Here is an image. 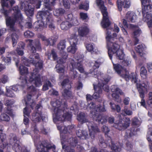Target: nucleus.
I'll use <instances>...</instances> for the list:
<instances>
[{
  "mask_svg": "<svg viewBox=\"0 0 152 152\" xmlns=\"http://www.w3.org/2000/svg\"><path fill=\"white\" fill-rule=\"evenodd\" d=\"M57 0H42L44 3V6L45 8L49 10H52V6L56 4V1Z\"/></svg>",
  "mask_w": 152,
  "mask_h": 152,
  "instance_id": "4be33fe9",
  "label": "nucleus"
},
{
  "mask_svg": "<svg viewBox=\"0 0 152 152\" xmlns=\"http://www.w3.org/2000/svg\"><path fill=\"white\" fill-rule=\"evenodd\" d=\"M141 1L143 18L145 20H148L151 18V15L149 12L152 11V5L150 4V0Z\"/></svg>",
  "mask_w": 152,
  "mask_h": 152,
  "instance_id": "6e6552de",
  "label": "nucleus"
},
{
  "mask_svg": "<svg viewBox=\"0 0 152 152\" xmlns=\"http://www.w3.org/2000/svg\"><path fill=\"white\" fill-rule=\"evenodd\" d=\"M40 19L41 20L36 21L33 24V27L35 30L41 31L45 27L44 22H45V20Z\"/></svg>",
  "mask_w": 152,
  "mask_h": 152,
  "instance_id": "a211bd4d",
  "label": "nucleus"
},
{
  "mask_svg": "<svg viewBox=\"0 0 152 152\" xmlns=\"http://www.w3.org/2000/svg\"><path fill=\"white\" fill-rule=\"evenodd\" d=\"M77 50L76 46L71 45L67 49V51L68 52L71 53L72 54L75 53Z\"/></svg>",
  "mask_w": 152,
  "mask_h": 152,
  "instance_id": "09e8293b",
  "label": "nucleus"
},
{
  "mask_svg": "<svg viewBox=\"0 0 152 152\" xmlns=\"http://www.w3.org/2000/svg\"><path fill=\"white\" fill-rule=\"evenodd\" d=\"M34 11V9L30 7L25 12L28 17L29 16H32L33 15Z\"/></svg>",
  "mask_w": 152,
  "mask_h": 152,
  "instance_id": "5fc2aeb1",
  "label": "nucleus"
},
{
  "mask_svg": "<svg viewBox=\"0 0 152 152\" xmlns=\"http://www.w3.org/2000/svg\"><path fill=\"white\" fill-rule=\"evenodd\" d=\"M78 31L80 36L84 37L88 34L89 32V29L87 26H83L79 28Z\"/></svg>",
  "mask_w": 152,
  "mask_h": 152,
  "instance_id": "a878e982",
  "label": "nucleus"
},
{
  "mask_svg": "<svg viewBox=\"0 0 152 152\" xmlns=\"http://www.w3.org/2000/svg\"><path fill=\"white\" fill-rule=\"evenodd\" d=\"M113 65L115 72L126 81H129L130 80L134 83L138 81V75L137 74L133 72L129 74V71L119 64H113Z\"/></svg>",
  "mask_w": 152,
  "mask_h": 152,
  "instance_id": "20e7f679",
  "label": "nucleus"
},
{
  "mask_svg": "<svg viewBox=\"0 0 152 152\" xmlns=\"http://www.w3.org/2000/svg\"><path fill=\"white\" fill-rule=\"evenodd\" d=\"M21 62L25 65L27 66H29L30 64V62L31 63V61H30L26 57H22L21 58Z\"/></svg>",
  "mask_w": 152,
  "mask_h": 152,
  "instance_id": "3c124183",
  "label": "nucleus"
},
{
  "mask_svg": "<svg viewBox=\"0 0 152 152\" xmlns=\"http://www.w3.org/2000/svg\"><path fill=\"white\" fill-rule=\"evenodd\" d=\"M65 12V10L61 8L56 9L53 11V13L55 16H58L63 15Z\"/></svg>",
  "mask_w": 152,
  "mask_h": 152,
  "instance_id": "ea45409f",
  "label": "nucleus"
},
{
  "mask_svg": "<svg viewBox=\"0 0 152 152\" xmlns=\"http://www.w3.org/2000/svg\"><path fill=\"white\" fill-rule=\"evenodd\" d=\"M7 92L6 95L8 97H13L15 96V94L13 92L12 90L10 89H7Z\"/></svg>",
  "mask_w": 152,
  "mask_h": 152,
  "instance_id": "6e6d98bb",
  "label": "nucleus"
},
{
  "mask_svg": "<svg viewBox=\"0 0 152 152\" xmlns=\"http://www.w3.org/2000/svg\"><path fill=\"white\" fill-rule=\"evenodd\" d=\"M97 6L99 7L101 10L103 17L101 23L102 28H106L109 27L111 24L108 16V13L107 11V7L104 5V2L100 1L96 3Z\"/></svg>",
  "mask_w": 152,
  "mask_h": 152,
  "instance_id": "423d86ee",
  "label": "nucleus"
},
{
  "mask_svg": "<svg viewBox=\"0 0 152 152\" xmlns=\"http://www.w3.org/2000/svg\"><path fill=\"white\" fill-rule=\"evenodd\" d=\"M145 47L143 44H140L135 47V50L137 53L140 56L143 55L144 51L145 50Z\"/></svg>",
  "mask_w": 152,
  "mask_h": 152,
  "instance_id": "473e14b6",
  "label": "nucleus"
},
{
  "mask_svg": "<svg viewBox=\"0 0 152 152\" xmlns=\"http://www.w3.org/2000/svg\"><path fill=\"white\" fill-rule=\"evenodd\" d=\"M50 104L52 106L54 107V121L63 122L66 120L70 121L71 120L72 115L68 112L65 113H64L67 107V102L65 100L57 99L55 101H52Z\"/></svg>",
  "mask_w": 152,
  "mask_h": 152,
  "instance_id": "f257e3e1",
  "label": "nucleus"
},
{
  "mask_svg": "<svg viewBox=\"0 0 152 152\" xmlns=\"http://www.w3.org/2000/svg\"><path fill=\"white\" fill-rule=\"evenodd\" d=\"M69 145L66 146L62 142L63 149H65V152H75L74 148L76 146L78 143V139L77 137H70L68 140Z\"/></svg>",
  "mask_w": 152,
  "mask_h": 152,
  "instance_id": "9d476101",
  "label": "nucleus"
},
{
  "mask_svg": "<svg viewBox=\"0 0 152 152\" xmlns=\"http://www.w3.org/2000/svg\"><path fill=\"white\" fill-rule=\"evenodd\" d=\"M110 147L112 150L116 152L120 151L121 149V144L119 142L115 143L113 142L112 141Z\"/></svg>",
  "mask_w": 152,
  "mask_h": 152,
  "instance_id": "c85d7f7f",
  "label": "nucleus"
},
{
  "mask_svg": "<svg viewBox=\"0 0 152 152\" xmlns=\"http://www.w3.org/2000/svg\"><path fill=\"white\" fill-rule=\"evenodd\" d=\"M138 130V129L134 128V127H131L130 129L127 130L126 131L124 136V138L126 139H127L131 137L135 134L137 131Z\"/></svg>",
  "mask_w": 152,
  "mask_h": 152,
  "instance_id": "aec40b11",
  "label": "nucleus"
},
{
  "mask_svg": "<svg viewBox=\"0 0 152 152\" xmlns=\"http://www.w3.org/2000/svg\"><path fill=\"white\" fill-rule=\"evenodd\" d=\"M140 80L139 79L138 81L136 83V87L140 94V96L142 99L140 104L141 106L146 108L145 102L144 98L145 97V93L147 91V88L148 86V81H146V82H143L141 83H140Z\"/></svg>",
  "mask_w": 152,
  "mask_h": 152,
  "instance_id": "0eeeda50",
  "label": "nucleus"
},
{
  "mask_svg": "<svg viewBox=\"0 0 152 152\" xmlns=\"http://www.w3.org/2000/svg\"><path fill=\"white\" fill-rule=\"evenodd\" d=\"M135 13L130 11L128 12L126 14V19L129 22H134L135 20L134 18V17Z\"/></svg>",
  "mask_w": 152,
  "mask_h": 152,
  "instance_id": "72a5a7b5",
  "label": "nucleus"
},
{
  "mask_svg": "<svg viewBox=\"0 0 152 152\" xmlns=\"http://www.w3.org/2000/svg\"><path fill=\"white\" fill-rule=\"evenodd\" d=\"M20 4L21 9L23 10L25 12L26 11V10L30 7L29 3L27 1H24L23 2H21Z\"/></svg>",
  "mask_w": 152,
  "mask_h": 152,
  "instance_id": "37998d69",
  "label": "nucleus"
},
{
  "mask_svg": "<svg viewBox=\"0 0 152 152\" xmlns=\"http://www.w3.org/2000/svg\"><path fill=\"white\" fill-rule=\"evenodd\" d=\"M89 8L88 4L87 3L86 4H81L79 6V9L80 10H85L87 11Z\"/></svg>",
  "mask_w": 152,
  "mask_h": 152,
  "instance_id": "338daca9",
  "label": "nucleus"
},
{
  "mask_svg": "<svg viewBox=\"0 0 152 152\" xmlns=\"http://www.w3.org/2000/svg\"><path fill=\"white\" fill-rule=\"evenodd\" d=\"M63 96L66 98H70L72 96L71 91V85H68L67 88H65L61 92Z\"/></svg>",
  "mask_w": 152,
  "mask_h": 152,
  "instance_id": "393cba45",
  "label": "nucleus"
},
{
  "mask_svg": "<svg viewBox=\"0 0 152 152\" xmlns=\"http://www.w3.org/2000/svg\"><path fill=\"white\" fill-rule=\"evenodd\" d=\"M130 124L129 118H125L120 120L118 123H115L114 126L119 130H124L129 127Z\"/></svg>",
  "mask_w": 152,
  "mask_h": 152,
  "instance_id": "9b49d317",
  "label": "nucleus"
},
{
  "mask_svg": "<svg viewBox=\"0 0 152 152\" xmlns=\"http://www.w3.org/2000/svg\"><path fill=\"white\" fill-rule=\"evenodd\" d=\"M19 70L20 74L22 75L27 74L28 72V68L23 65L20 66Z\"/></svg>",
  "mask_w": 152,
  "mask_h": 152,
  "instance_id": "c03bdc74",
  "label": "nucleus"
},
{
  "mask_svg": "<svg viewBox=\"0 0 152 152\" xmlns=\"http://www.w3.org/2000/svg\"><path fill=\"white\" fill-rule=\"evenodd\" d=\"M20 79L22 80L21 81L20 86L24 87L27 83V80L26 77L25 76L23 77L21 76L20 77Z\"/></svg>",
  "mask_w": 152,
  "mask_h": 152,
  "instance_id": "603ef678",
  "label": "nucleus"
},
{
  "mask_svg": "<svg viewBox=\"0 0 152 152\" xmlns=\"http://www.w3.org/2000/svg\"><path fill=\"white\" fill-rule=\"evenodd\" d=\"M46 11H39L38 12L37 17L38 19H41L45 21L47 25H48L49 29L53 31L56 28L54 21L51 13L47 9Z\"/></svg>",
  "mask_w": 152,
  "mask_h": 152,
  "instance_id": "39448f33",
  "label": "nucleus"
},
{
  "mask_svg": "<svg viewBox=\"0 0 152 152\" xmlns=\"http://www.w3.org/2000/svg\"><path fill=\"white\" fill-rule=\"evenodd\" d=\"M69 80L66 79H64L61 82V85L62 88H64L66 87H68V85H70L69 84Z\"/></svg>",
  "mask_w": 152,
  "mask_h": 152,
  "instance_id": "4d7b16f0",
  "label": "nucleus"
},
{
  "mask_svg": "<svg viewBox=\"0 0 152 152\" xmlns=\"http://www.w3.org/2000/svg\"><path fill=\"white\" fill-rule=\"evenodd\" d=\"M140 74L141 77L143 79H145L147 77V71L144 66L141 67L140 70Z\"/></svg>",
  "mask_w": 152,
  "mask_h": 152,
  "instance_id": "79ce46f5",
  "label": "nucleus"
},
{
  "mask_svg": "<svg viewBox=\"0 0 152 152\" xmlns=\"http://www.w3.org/2000/svg\"><path fill=\"white\" fill-rule=\"evenodd\" d=\"M51 83L49 81H47L46 84L43 85L42 88V89L44 91H46L48 89V86H51Z\"/></svg>",
  "mask_w": 152,
  "mask_h": 152,
  "instance_id": "e2e57ef3",
  "label": "nucleus"
},
{
  "mask_svg": "<svg viewBox=\"0 0 152 152\" xmlns=\"http://www.w3.org/2000/svg\"><path fill=\"white\" fill-rule=\"evenodd\" d=\"M78 41L77 37L75 34L72 35L69 40L71 45L76 46Z\"/></svg>",
  "mask_w": 152,
  "mask_h": 152,
  "instance_id": "e433bc0d",
  "label": "nucleus"
},
{
  "mask_svg": "<svg viewBox=\"0 0 152 152\" xmlns=\"http://www.w3.org/2000/svg\"><path fill=\"white\" fill-rule=\"evenodd\" d=\"M40 38L44 41L45 45L46 46L52 45V42L50 38L47 39L43 35H41Z\"/></svg>",
  "mask_w": 152,
  "mask_h": 152,
  "instance_id": "58836bf2",
  "label": "nucleus"
},
{
  "mask_svg": "<svg viewBox=\"0 0 152 152\" xmlns=\"http://www.w3.org/2000/svg\"><path fill=\"white\" fill-rule=\"evenodd\" d=\"M72 26V25L70 22L67 21L62 22L60 24L61 28L63 30H67Z\"/></svg>",
  "mask_w": 152,
  "mask_h": 152,
  "instance_id": "2f4dec72",
  "label": "nucleus"
},
{
  "mask_svg": "<svg viewBox=\"0 0 152 152\" xmlns=\"http://www.w3.org/2000/svg\"><path fill=\"white\" fill-rule=\"evenodd\" d=\"M77 119L81 124H83L88 122V119L87 118V116L83 113H80L77 115Z\"/></svg>",
  "mask_w": 152,
  "mask_h": 152,
  "instance_id": "c756f323",
  "label": "nucleus"
},
{
  "mask_svg": "<svg viewBox=\"0 0 152 152\" xmlns=\"http://www.w3.org/2000/svg\"><path fill=\"white\" fill-rule=\"evenodd\" d=\"M70 65L72 66L73 69L75 68L77 69L80 73H83L84 72V69L82 64L81 62L75 63V64L71 62L70 64Z\"/></svg>",
  "mask_w": 152,
  "mask_h": 152,
  "instance_id": "5701e85b",
  "label": "nucleus"
},
{
  "mask_svg": "<svg viewBox=\"0 0 152 152\" xmlns=\"http://www.w3.org/2000/svg\"><path fill=\"white\" fill-rule=\"evenodd\" d=\"M27 22L25 24V27L28 29L31 28L33 27L32 23V18L29 17H28L27 18Z\"/></svg>",
  "mask_w": 152,
  "mask_h": 152,
  "instance_id": "de8ad7c7",
  "label": "nucleus"
},
{
  "mask_svg": "<svg viewBox=\"0 0 152 152\" xmlns=\"http://www.w3.org/2000/svg\"><path fill=\"white\" fill-rule=\"evenodd\" d=\"M94 121L98 122L99 124H103L107 122V119L106 116L100 114L98 113H94L92 116Z\"/></svg>",
  "mask_w": 152,
  "mask_h": 152,
  "instance_id": "dca6fc26",
  "label": "nucleus"
},
{
  "mask_svg": "<svg viewBox=\"0 0 152 152\" xmlns=\"http://www.w3.org/2000/svg\"><path fill=\"white\" fill-rule=\"evenodd\" d=\"M91 129H90L89 136L92 139H93L95 137V134L96 133L99 132V129L97 126L92 125L90 126Z\"/></svg>",
  "mask_w": 152,
  "mask_h": 152,
  "instance_id": "cd10ccee",
  "label": "nucleus"
},
{
  "mask_svg": "<svg viewBox=\"0 0 152 152\" xmlns=\"http://www.w3.org/2000/svg\"><path fill=\"white\" fill-rule=\"evenodd\" d=\"M110 105L111 106V109L113 110H116L117 113H119L121 110V108L119 105H116L114 103L110 102Z\"/></svg>",
  "mask_w": 152,
  "mask_h": 152,
  "instance_id": "49530a36",
  "label": "nucleus"
},
{
  "mask_svg": "<svg viewBox=\"0 0 152 152\" xmlns=\"http://www.w3.org/2000/svg\"><path fill=\"white\" fill-rule=\"evenodd\" d=\"M88 106L91 109L93 110L94 111H95L97 112H104L106 111V110L104 105L103 106H101L100 104L96 105L94 103L91 102L89 104Z\"/></svg>",
  "mask_w": 152,
  "mask_h": 152,
  "instance_id": "f3484780",
  "label": "nucleus"
},
{
  "mask_svg": "<svg viewBox=\"0 0 152 152\" xmlns=\"http://www.w3.org/2000/svg\"><path fill=\"white\" fill-rule=\"evenodd\" d=\"M94 88L95 91L93 95V98L97 99L99 97V94L102 92L101 87H103L104 86V84L103 83L101 85V86H95L94 84Z\"/></svg>",
  "mask_w": 152,
  "mask_h": 152,
  "instance_id": "bb28decb",
  "label": "nucleus"
},
{
  "mask_svg": "<svg viewBox=\"0 0 152 152\" xmlns=\"http://www.w3.org/2000/svg\"><path fill=\"white\" fill-rule=\"evenodd\" d=\"M107 36L106 37L107 45L108 48V53L111 60L112 58L113 55L116 53L117 58L122 60L124 57V54L123 51L120 49V45L116 42H113L111 41L112 38L108 31L107 32Z\"/></svg>",
  "mask_w": 152,
  "mask_h": 152,
  "instance_id": "7ed1b4c3",
  "label": "nucleus"
},
{
  "mask_svg": "<svg viewBox=\"0 0 152 152\" xmlns=\"http://www.w3.org/2000/svg\"><path fill=\"white\" fill-rule=\"evenodd\" d=\"M107 83L106 81L104 82H102V83L101 84H100V83H99L98 84V85L97 86H99V87L101 86V85H102L103 83L104 84V86L102 87H104H104L103 88V89L106 92H108L109 91V86L107 85H106V84ZM101 88H102V87H101Z\"/></svg>",
  "mask_w": 152,
  "mask_h": 152,
  "instance_id": "bf43d9fd",
  "label": "nucleus"
},
{
  "mask_svg": "<svg viewBox=\"0 0 152 152\" xmlns=\"http://www.w3.org/2000/svg\"><path fill=\"white\" fill-rule=\"evenodd\" d=\"M65 43L66 41L65 40H61L57 45L58 49L60 50H64L66 47Z\"/></svg>",
  "mask_w": 152,
  "mask_h": 152,
  "instance_id": "a18cd8bd",
  "label": "nucleus"
},
{
  "mask_svg": "<svg viewBox=\"0 0 152 152\" xmlns=\"http://www.w3.org/2000/svg\"><path fill=\"white\" fill-rule=\"evenodd\" d=\"M63 5L66 9H69L70 4L68 0H62Z\"/></svg>",
  "mask_w": 152,
  "mask_h": 152,
  "instance_id": "0e129e2a",
  "label": "nucleus"
},
{
  "mask_svg": "<svg viewBox=\"0 0 152 152\" xmlns=\"http://www.w3.org/2000/svg\"><path fill=\"white\" fill-rule=\"evenodd\" d=\"M131 61L129 59H126L124 60L122 64L123 66H129L130 65Z\"/></svg>",
  "mask_w": 152,
  "mask_h": 152,
  "instance_id": "69168bd1",
  "label": "nucleus"
},
{
  "mask_svg": "<svg viewBox=\"0 0 152 152\" xmlns=\"http://www.w3.org/2000/svg\"><path fill=\"white\" fill-rule=\"evenodd\" d=\"M80 18L83 20H86L88 18V15L86 13L81 12L80 13Z\"/></svg>",
  "mask_w": 152,
  "mask_h": 152,
  "instance_id": "774afa93",
  "label": "nucleus"
},
{
  "mask_svg": "<svg viewBox=\"0 0 152 152\" xmlns=\"http://www.w3.org/2000/svg\"><path fill=\"white\" fill-rule=\"evenodd\" d=\"M38 71L37 69L34 70L33 72L31 73V76L28 80L30 82L34 81V84L36 87H39L42 85L40 75L38 74Z\"/></svg>",
  "mask_w": 152,
  "mask_h": 152,
  "instance_id": "f8f14e48",
  "label": "nucleus"
},
{
  "mask_svg": "<svg viewBox=\"0 0 152 152\" xmlns=\"http://www.w3.org/2000/svg\"><path fill=\"white\" fill-rule=\"evenodd\" d=\"M15 0H1V6L3 7H8L9 2L11 6H12L15 4Z\"/></svg>",
  "mask_w": 152,
  "mask_h": 152,
  "instance_id": "f704fd0d",
  "label": "nucleus"
},
{
  "mask_svg": "<svg viewBox=\"0 0 152 152\" xmlns=\"http://www.w3.org/2000/svg\"><path fill=\"white\" fill-rule=\"evenodd\" d=\"M28 45L30 47L31 52L32 53H35L37 50H41L40 42L38 41H33V40L28 39Z\"/></svg>",
  "mask_w": 152,
  "mask_h": 152,
  "instance_id": "4468645a",
  "label": "nucleus"
},
{
  "mask_svg": "<svg viewBox=\"0 0 152 152\" xmlns=\"http://www.w3.org/2000/svg\"><path fill=\"white\" fill-rule=\"evenodd\" d=\"M46 55L48 56V59H50L51 56H52L54 60H56L57 58V54L55 52L54 49H53L51 50V52L50 53L47 52Z\"/></svg>",
  "mask_w": 152,
  "mask_h": 152,
  "instance_id": "4c0bfd02",
  "label": "nucleus"
},
{
  "mask_svg": "<svg viewBox=\"0 0 152 152\" xmlns=\"http://www.w3.org/2000/svg\"><path fill=\"white\" fill-rule=\"evenodd\" d=\"M28 94L25 99V101L26 106H30L32 109H33L34 102L31 99V97L37 94L36 88L33 86H31L28 88L27 89Z\"/></svg>",
  "mask_w": 152,
  "mask_h": 152,
  "instance_id": "1a4fd4ad",
  "label": "nucleus"
},
{
  "mask_svg": "<svg viewBox=\"0 0 152 152\" xmlns=\"http://www.w3.org/2000/svg\"><path fill=\"white\" fill-rule=\"evenodd\" d=\"M5 7L2 6L0 11L6 18V23L7 26L12 31H15L14 27L16 22L20 23L23 20V17L20 10L18 5L13 7L12 9L13 13L12 17L9 16L10 11L4 9Z\"/></svg>",
  "mask_w": 152,
  "mask_h": 152,
  "instance_id": "f03ea898",
  "label": "nucleus"
},
{
  "mask_svg": "<svg viewBox=\"0 0 152 152\" xmlns=\"http://www.w3.org/2000/svg\"><path fill=\"white\" fill-rule=\"evenodd\" d=\"M58 38V37L57 35H54L51 36L50 38L52 42V45H54L56 42L57 41Z\"/></svg>",
  "mask_w": 152,
  "mask_h": 152,
  "instance_id": "680f3d73",
  "label": "nucleus"
},
{
  "mask_svg": "<svg viewBox=\"0 0 152 152\" xmlns=\"http://www.w3.org/2000/svg\"><path fill=\"white\" fill-rule=\"evenodd\" d=\"M10 120V116L5 113H2L0 115V121L9 122Z\"/></svg>",
  "mask_w": 152,
  "mask_h": 152,
  "instance_id": "a19ab883",
  "label": "nucleus"
},
{
  "mask_svg": "<svg viewBox=\"0 0 152 152\" xmlns=\"http://www.w3.org/2000/svg\"><path fill=\"white\" fill-rule=\"evenodd\" d=\"M10 38H11L12 40V46L14 47L16 45L17 43L19 36L15 33H13L11 35L8 36L6 38V40L8 41Z\"/></svg>",
  "mask_w": 152,
  "mask_h": 152,
  "instance_id": "b1692460",
  "label": "nucleus"
},
{
  "mask_svg": "<svg viewBox=\"0 0 152 152\" xmlns=\"http://www.w3.org/2000/svg\"><path fill=\"white\" fill-rule=\"evenodd\" d=\"M13 148L15 150V152H21L22 150L21 146L18 143L15 144Z\"/></svg>",
  "mask_w": 152,
  "mask_h": 152,
  "instance_id": "864d4df0",
  "label": "nucleus"
},
{
  "mask_svg": "<svg viewBox=\"0 0 152 152\" xmlns=\"http://www.w3.org/2000/svg\"><path fill=\"white\" fill-rule=\"evenodd\" d=\"M76 135L77 136L80 138L86 139L89 137L87 132L84 130H78L76 132Z\"/></svg>",
  "mask_w": 152,
  "mask_h": 152,
  "instance_id": "7c9ffc66",
  "label": "nucleus"
},
{
  "mask_svg": "<svg viewBox=\"0 0 152 152\" xmlns=\"http://www.w3.org/2000/svg\"><path fill=\"white\" fill-rule=\"evenodd\" d=\"M45 118V116H43L41 112H36L32 113L31 119L34 123H39L41 120L43 121Z\"/></svg>",
  "mask_w": 152,
  "mask_h": 152,
  "instance_id": "2eb2a0df",
  "label": "nucleus"
},
{
  "mask_svg": "<svg viewBox=\"0 0 152 152\" xmlns=\"http://www.w3.org/2000/svg\"><path fill=\"white\" fill-rule=\"evenodd\" d=\"M100 65V63L96 61H95L94 65L93 66V69H91L90 70L89 73L93 75L95 77H97L99 75H101V73L97 69L99 67Z\"/></svg>",
  "mask_w": 152,
  "mask_h": 152,
  "instance_id": "6ab92c4d",
  "label": "nucleus"
},
{
  "mask_svg": "<svg viewBox=\"0 0 152 152\" xmlns=\"http://www.w3.org/2000/svg\"><path fill=\"white\" fill-rule=\"evenodd\" d=\"M5 113L8 114L11 117L13 116L14 115L13 114V110L11 108V107H7Z\"/></svg>",
  "mask_w": 152,
  "mask_h": 152,
  "instance_id": "052dcab7",
  "label": "nucleus"
},
{
  "mask_svg": "<svg viewBox=\"0 0 152 152\" xmlns=\"http://www.w3.org/2000/svg\"><path fill=\"white\" fill-rule=\"evenodd\" d=\"M127 0H117V7L120 11H122V7L124 5L125 8H128L130 7V5L127 3Z\"/></svg>",
  "mask_w": 152,
  "mask_h": 152,
  "instance_id": "412c9836",
  "label": "nucleus"
},
{
  "mask_svg": "<svg viewBox=\"0 0 152 152\" xmlns=\"http://www.w3.org/2000/svg\"><path fill=\"white\" fill-rule=\"evenodd\" d=\"M30 57L31 59H32L31 60V61H32V62H31L35 65L36 67L40 69H41L42 68L43 65V61H40L37 62L34 60V59H32V58L31 57V56H30Z\"/></svg>",
  "mask_w": 152,
  "mask_h": 152,
  "instance_id": "c9c22d12",
  "label": "nucleus"
},
{
  "mask_svg": "<svg viewBox=\"0 0 152 152\" xmlns=\"http://www.w3.org/2000/svg\"><path fill=\"white\" fill-rule=\"evenodd\" d=\"M112 92L113 93L112 94V96L113 99L115 101L118 103H120L121 102V98L120 97L118 93L121 95H122L123 93L122 91L119 88L115 86H111V88Z\"/></svg>",
  "mask_w": 152,
  "mask_h": 152,
  "instance_id": "ddd939ff",
  "label": "nucleus"
},
{
  "mask_svg": "<svg viewBox=\"0 0 152 152\" xmlns=\"http://www.w3.org/2000/svg\"><path fill=\"white\" fill-rule=\"evenodd\" d=\"M34 34L31 31L28 30L24 32V35L26 38H30L33 37Z\"/></svg>",
  "mask_w": 152,
  "mask_h": 152,
  "instance_id": "8fccbe9b",
  "label": "nucleus"
},
{
  "mask_svg": "<svg viewBox=\"0 0 152 152\" xmlns=\"http://www.w3.org/2000/svg\"><path fill=\"white\" fill-rule=\"evenodd\" d=\"M102 131L104 133L105 135L108 136V134L110 130L109 128L107 126L104 125L102 128Z\"/></svg>",
  "mask_w": 152,
  "mask_h": 152,
  "instance_id": "13d9d810",
  "label": "nucleus"
}]
</instances>
